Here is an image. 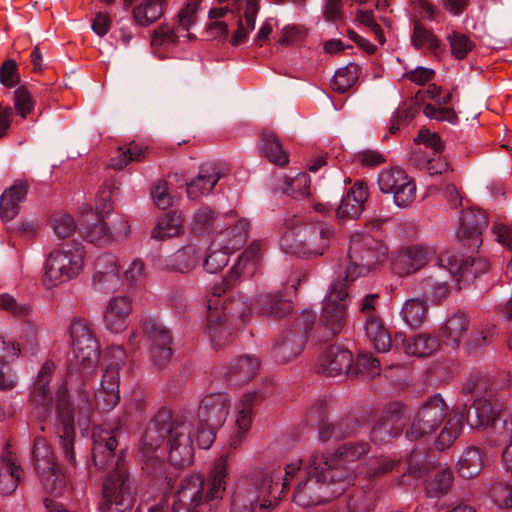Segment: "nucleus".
<instances>
[{"label":"nucleus","instance_id":"57","mask_svg":"<svg viewBox=\"0 0 512 512\" xmlns=\"http://www.w3.org/2000/svg\"><path fill=\"white\" fill-rule=\"evenodd\" d=\"M411 42L416 49L427 48L432 53H436L440 48V41L436 35L419 22L414 24Z\"/></svg>","mask_w":512,"mask_h":512},{"label":"nucleus","instance_id":"5","mask_svg":"<svg viewBox=\"0 0 512 512\" xmlns=\"http://www.w3.org/2000/svg\"><path fill=\"white\" fill-rule=\"evenodd\" d=\"M349 265L345 271V283L375 271L388 258V248L380 240L367 233H355L350 238Z\"/></svg>","mask_w":512,"mask_h":512},{"label":"nucleus","instance_id":"14","mask_svg":"<svg viewBox=\"0 0 512 512\" xmlns=\"http://www.w3.org/2000/svg\"><path fill=\"white\" fill-rule=\"evenodd\" d=\"M377 183L382 193L393 194L394 203L399 208L409 207L416 198V184L401 168L382 170Z\"/></svg>","mask_w":512,"mask_h":512},{"label":"nucleus","instance_id":"41","mask_svg":"<svg viewBox=\"0 0 512 512\" xmlns=\"http://www.w3.org/2000/svg\"><path fill=\"white\" fill-rule=\"evenodd\" d=\"M259 368L260 361L256 356H240L228 368L229 380L235 385L244 384L257 375Z\"/></svg>","mask_w":512,"mask_h":512},{"label":"nucleus","instance_id":"47","mask_svg":"<svg viewBox=\"0 0 512 512\" xmlns=\"http://www.w3.org/2000/svg\"><path fill=\"white\" fill-rule=\"evenodd\" d=\"M183 230V219L181 213L174 211L162 217L152 230V238L165 240L178 236Z\"/></svg>","mask_w":512,"mask_h":512},{"label":"nucleus","instance_id":"1","mask_svg":"<svg viewBox=\"0 0 512 512\" xmlns=\"http://www.w3.org/2000/svg\"><path fill=\"white\" fill-rule=\"evenodd\" d=\"M446 417L447 421L437 437L435 445L438 450L449 448L462 430L465 406H455L448 413V405L439 394L429 397L419 408L412 419L410 428L406 431V438L415 441L434 433Z\"/></svg>","mask_w":512,"mask_h":512},{"label":"nucleus","instance_id":"49","mask_svg":"<svg viewBox=\"0 0 512 512\" xmlns=\"http://www.w3.org/2000/svg\"><path fill=\"white\" fill-rule=\"evenodd\" d=\"M109 353H111L117 361L106 365V368L102 375L100 388L108 389V390H112V388H113V390H119L120 362H122L124 360L125 352L121 346H117V347H111L109 350Z\"/></svg>","mask_w":512,"mask_h":512},{"label":"nucleus","instance_id":"39","mask_svg":"<svg viewBox=\"0 0 512 512\" xmlns=\"http://www.w3.org/2000/svg\"><path fill=\"white\" fill-rule=\"evenodd\" d=\"M259 150L263 157L274 165L284 167L289 163V155L283 149L280 138L277 134L264 129L260 134Z\"/></svg>","mask_w":512,"mask_h":512},{"label":"nucleus","instance_id":"10","mask_svg":"<svg viewBox=\"0 0 512 512\" xmlns=\"http://www.w3.org/2000/svg\"><path fill=\"white\" fill-rule=\"evenodd\" d=\"M368 442H346L338 446L334 452L325 456L313 454V463H321L328 473L333 477L339 472H346L345 489L353 484L355 479V470L352 464L366 456L370 452Z\"/></svg>","mask_w":512,"mask_h":512},{"label":"nucleus","instance_id":"59","mask_svg":"<svg viewBox=\"0 0 512 512\" xmlns=\"http://www.w3.org/2000/svg\"><path fill=\"white\" fill-rule=\"evenodd\" d=\"M193 430L192 421L183 417L174 418L167 430L168 443H184L183 439L185 437L190 444H193Z\"/></svg>","mask_w":512,"mask_h":512},{"label":"nucleus","instance_id":"64","mask_svg":"<svg viewBox=\"0 0 512 512\" xmlns=\"http://www.w3.org/2000/svg\"><path fill=\"white\" fill-rule=\"evenodd\" d=\"M374 506L370 493L363 489H355L348 498L347 512H371Z\"/></svg>","mask_w":512,"mask_h":512},{"label":"nucleus","instance_id":"34","mask_svg":"<svg viewBox=\"0 0 512 512\" xmlns=\"http://www.w3.org/2000/svg\"><path fill=\"white\" fill-rule=\"evenodd\" d=\"M249 223L245 219L238 220L233 226L220 231L213 240V246L223 248L230 253L241 249L248 238Z\"/></svg>","mask_w":512,"mask_h":512},{"label":"nucleus","instance_id":"18","mask_svg":"<svg viewBox=\"0 0 512 512\" xmlns=\"http://www.w3.org/2000/svg\"><path fill=\"white\" fill-rule=\"evenodd\" d=\"M142 328L151 344V358L155 365L164 366L172 357V337L170 331L156 319H142Z\"/></svg>","mask_w":512,"mask_h":512},{"label":"nucleus","instance_id":"62","mask_svg":"<svg viewBox=\"0 0 512 512\" xmlns=\"http://www.w3.org/2000/svg\"><path fill=\"white\" fill-rule=\"evenodd\" d=\"M370 467L367 470L369 479H377L392 472L400 463V459L382 455L370 460Z\"/></svg>","mask_w":512,"mask_h":512},{"label":"nucleus","instance_id":"7","mask_svg":"<svg viewBox=\"0 0 512 512\" xmlns=\"http://www.w3.org/2000/svg\"><path fill=\"white\" fill-rule=\"evenodd\" d=\"M85 250L80 244L63 245L53 250L46 259L42 284L52 289L76 279L84 269Z\"/></svg>","mask_w":512,"mask_h":512},{"label":"nucleus","instance_id":"52","mask_svg":"<svg viewBox=\"0 0 512 512\" xmlns=\"http://www.w3.org/2000/svg\"><path fill=\"white\" fill-rule=\"evenodd\" d=\"M359 71V66L355 63H349L337 70L331 79V88L337 93H346L357 82Z\"/></svg>","mask_w":512,"mask_h":512},{"label":"nucleus","instance_id":"40","mask_svg":"<svg viewBox=\"0 0 512 512\" xmlns=\"http://www.w3.org/2000/svg\"><path fill=\"white\" fill-rule=\"evenodd\" d=\"M470 327V320L463 312L450 315L440 328V336L447 345L458 347Z\"/></svg>","mask_w":512,"mask_h":512},{"label":"nucleus","instance_id":"2","mask_svg":"<svg viewBox=\"0 0 512 512\" xmlns=\"http://www.w3.org/2000/svg\"><path fill=\"white\" fill-rule=\"evenodd\" d=\"M227 467V456L221 455L215 459L206 484L200 475L182 479L171 512H217L214 501L225 491Z\"/></svg>","mask_w":512,"mask_h":512},{"label":"nucleus","instance_id":"54","mask_svg":"<svg viewBox=\"0 0 512 512\" xmlns=\"http://www.w3.org/2000/svg\"><path fill=\"white\" fill-rule=\"evenodd\" d=\"M495 336L496 326L489 321H483L473 329L466 346L470 351L486 347L493 341Z\"/></svg>","mask_w":512,"mask_h":512},{"label":"nucleus","instance_id":"51","mask_svg":"<svg viewBox=\"0 0 512 512\" xmlns=\"http://www.w3.org/2000/svg\"><path fill=\"white\" fill-rule=\"evenodd\" d=\"M147 148L135 142L118 148L117 154L110 159V167L121 170L131 162H139L145 157Z\"/></svg>","mask_w":512,"mask_h":512},{"label":"nucleus","instance_id":"26","mask_svg":"<svg viewBox=\"0 0 512 512\" xmlns=\"http://www.w3.org/2000/svg\"><path fill=\"white\" fill-rule=\"evenodd\" d=\"M353 355L344 348L329 346L318 360V371L321 374L336 377L342 374H352Z\"/></svg>","mask_w":512,"mask_h":512},{"label":"nucleus","instance_id":"6","mask_svg":"<svg viewBox=\"0 0 512 512\" xmlns=\"http://www.w3.org/2000/svg\"><path fill=\"white\" fill-rule=\"evenodd\" d=\"M277 491L278 482L271 471H255L238 482L230 512H253L260 500V508L266 509L278 498Z\"/></svg>","mask_w":512,"mask_h":512},{"label":"nucleus","instance_id":"19","mask_svg":"<svg viewBox=\"0 0 512 512\" xmlns=\"http://www.w3.org/2000/svg\"><path fill=\"white\" fill-rule=\"evenodd\" d=\"M92 287L100 292L116 290L120 285V264L112 253H103L96 257L91 277Z\"/></svg>","mask_w":512,"mask_h":512},{"label":"nucleus","instance_id":"17","mask_svg":"<svg viewBox=\"0 0 512 512\" xmlns=\"http://www.w3.org/2000/svg\"><path fill=\"white\" fill-rule=\"evenodd\" d=\"M218 297L219 296H213L211 293V298L208 299L209 312L206 325V333L215 350L221 349L233 342L236 334V327L233 321L222 314L216 307V298Z\"/></svg>","mask_w":512,"mask_h":512},{"label":"nucleus","instance_id":"44","mask_svg":"<svg viewBox=\"0 0 512 512\" xmlns=\"http://www.w3.org/2000/svg\"><path fill=\"white\" fill-rule=\"evenodd\" d=\"M364 329L367 338L378 352L389 351L392 343L391 336L379 316L376 314L367 316Z\"/></svg>","mask_w":512,"mask_h":512},{"label":"nucleus","instance_id":"48","mask_svg":"<svg viewBox=\"0 0 512 512\" xmlns=\"http://www.w3.org/2000/svg\"><path fill=\"white\" fill-rule=\"evenodd\" d=\"M427 303L420 298L408 299L400 311L403 321L411 328H418L426 319Z\"/></svg>","mask_w":512,"mask_h":512},{"label":"nucleus","instance_id":"58","mask_svg":"<svg viewBox=\"0 0 512 512\" xmlns=\"http://www.w3.org/2000/svg\"><path fill=\"white\" fill-rule=\"evenodd\" d=\"M163 437V433L156 429V425L147 428L145 431L142 437L140 453L143 455V457L147 458V463H160V460L154 456V453L162 444Z\"/></svg>","mask_w":512,"mask_h":512},{"label":"nucleus","instance_id":"56","mask_svg":"<svg viewBox=\"0 0 512 512\" xmlns=\"http://www.w3.org/2000/svg\"><path fill=\"white\" fill-rule=\"evenodd\" d=\"M184 443H168L169 461L173 466L185 467L192 463L194 457V447L188 439L184 437Z\"/></svg>","mask_w":512,"mask_h":512},{"label":"nucleus","instance_id":"23","mask_svg":"<svg viewBox=\"0 0 512 512\" xmlns=\"http://www.w3.org/2000/svg\"><path fill=\"white\" fill-rule=\"evenodd\" d=\"M55 364L51 360H47L39 370L33 383L31 391L32 404L42 411L37 416L43 420L52 409V396L50 392V382L55 371Z\"/></svg>","mask_w":512,"mask_h":512},{"label":"nucleus","instance_id":"13","mask_svg":"<svg viewBox=\"0 0 512 512\" xmlns=\"http://www.w3.org/2000/svg\"><path fill=\"white\" fill-rule=\"evenodd\" d=\"M57 401V423L55 434L60 439V445L65 455V461L75 464V428L74 412L69 402V392L65 384H62L56 393Z\"/></svg>","mask_w":512,"mask_h":512},{"label":"nucleus","instance_id":"35","mask_svg":"<svg viewBox=\"0 0 512 512\" xmlns=\"http://www.w3.org/2000/svg\"><path fill=\"white\" fill-rule=\"evenodd\" d=\"M304 337L295 335L285 330L277 339L273 349L272 357L280 364H285L295 359L304 348Z\"/></svg>","mask_w":512,"mask_h":512},{"label":"nucleus","instance_id":"45","mask_svg":"<svg viewBox=\"0 0 512 512\" xmlns=\"http://www.w3.org/2000/svg\"><path fill=\"white\" fill-rule=\"evenodd\" d=\"M166 0H143L132 9L134 22L142 27L156 23L164 14Z\"/></svg>","mask_w":512,"mask_h":512},{"label":"nucleus","instance_id":"20","mask_svg":"<svg viewBox=\"0 0 512 512\" xmlns=\"http://www.w3.org/2000/svg\"><path fill=\"white\" fill-rule=\"evenodd\" d=\"M119 432V426L109 428L106 425H100L93 429L92 458L94 465L99 469H106L113 461Z\"/></svg>","mask_w":512,"mask_h":512},{"label":"nucleus","instance_id":"11","mask_svg":"<svg viewBox=\"0 0 512 512\" xmlns=\"http://www.w3.org/2000/svg\"><path fill=\"white\" fill-rule=\"evenodd\" d=\"M348 285L345 281H334L324 299L320 327L324 329L325 340L338 335L346 324V298Z\"/></svg>","mask_w":512,"mask_h":512},{"label":"nucleus","instance_id":"9","mask_svg":"<svg viewBox=\"0 0 512 512\" xmlns=\"http://www.w3.org/2000/svg\"><path fill=\"white\" fill-rule=\"evenodd\" d=\"M135 503V491L122 460H117L116 469L103 481L99 512H128Z\"/></svg>","mask_w":512,"mask_h":512},{"label":"nucleus","instance_id":"12","mask_svg":"<svg viewBox=\"0 0 512 512\" xmlns=\"http://www.w3.org/2000/svg\"><path fill=\"white\" fill-rule=\"evenodd\" d=\"M70 337L80 373L90 374L96 368L101 354L93 330L85 320L75 319L70 325Z\"/></svg>","mask_w":512,"mask_h":512},{"label":"nucleus","instance_id":"29","mask_svg":"<svg viewBox=\"0 0 512 512\" xmlns=\"http://www.w3.org/2000/svg\"><path fill=\"white\" fill-rule=\"evenodd\" d=\"M368 186L363 181H357L342 197L341 202L336 209V215L339 219H356L364 210V204L368 199Z\"/></svg>","mask_w":512,"mask_h":512},{"label":"nucleus","instance_id":"53","mask_svg":"<svg viewBox=\"0 0 512 512\" xmlns=\"http://www.w3.org/2000/svg\"><path fill=\"white\" fill-rule=\"evenodd\" d=\"M253 310L254 303L249 301L244 295L238 293L226 300L222 309L219 311L233 321L234 319H244Z\"/></svg>","mask_w":512,"mask_h":512},{"label":"nucleus","instance_id":"42","mask_svg":"<svg viewBox=\"0 0 512 512\" xmlns=\"http://www.w3.org/2000/svg\"><path fill=\"white\" fill-rule=\"evenodd\" d=\"M220 179V174L212 166H202L199 174L187 183V195L190 199H199L210 193Z\"/></svg>","mask_w":512,"mask_h":512},{"label":"nucleus","instance_id":"55","mask_svg":"<svg viewBox=\"0 0 512 512\" xmlns=\"http://www.w3.org/2000/svg\"><path fill=\"white\" fill-rule=\"evenodd\" d=\"M452 482L453 473L450 469L437 471L434 477L426 483V495L431 498L441 497L450 490Z\"/></svg>","mask_w":512,"mask_h":512},{"label":"nucleus","instance_id":"61","mask_svg":"<svg viewBox=\"0 0 512 512\" xmlns=\"http://www.w3.org/2000/svg\"><path fill=\"white\" fill-rule=\"evenodd\" d=\"M0 309L10 313L14 317L27 320L32 314V307L26 302H18L12 295L3 293L0 295Z\"/></svg>","mask_w":512,"mask_h":512},{"label":"nucleus","instance_id":"63","mask_svg":"<svg viewBox=\"0 0 512 512\" xmlns=\"http://www.w3.org/2000/svg\"><path fill=\"white\" fill-rule=\"evenodd\" d=\"M84 235L87 241L98 246L108 245L113 241L111 229L102 218L84 232Z\"/></svg>","mask_w":512,"mask_h":512},{"label":"nucleus","instance_id":"3","mask_svg":"<svg viewBox=\"0 0 512 512\" xmlns=\"http://www.w3.org/2000/svg\"><path fill=\"white\" fill-rule=\"evenodd\" d=\"M286 230L280 246L286 253L299 257H317L329 247L333 230L319 222H305L292 216L285 221Z\"/></svg>","mask_w":512,"mask_h":512},{"label":"nucleus","instance_id":"22","mask_svg":"<svg viewBox=\"0 0 512 512\" xmlns=\"http://www.w3.org/2000/svg\"><path fill=\"white\" fill-rule=\"evenodd\" d=\"M260 255L261 243L259 241H253L240 255L238 261L231 267L221 282L212 287L213 296H221L227 290L236 286L240 282L241 275L243 274L246 266L249 264L255 266Z\"/></svg>","mask_w":512,"mask_h":512},{"label":"nucleus","instance_id":"43","mask_svg":"<svg viewBox=\"0 0 512 512\" xmlns=\"http://www.w3.org/2000/svg\"><path fill=\"white\" fill-rule=\"evenodd\" d=\"M258 5L255 0H247L243 16L237 19V29L231 35L230 44L237 47L245 43L250 32L255 29L256 17L258 13Z\"/></svg>","mask_w":512,"mask_h":512},{"label":"nucleus","instance_id":"36","mask_svg":"<svg viewBox=\"0 0 512 512\" xmlns=\"http://www.w3.org/2000/svg\"><path fill=\"white\" fill-rule=\"evenodd\" d=\"M399 338L402 341L404 352L409 356L418 358L428 357L440 347L438 338L426 333H420L411 337L399 334L395 337L396 343Z\"/></svg>","mask_w":512,"mask_h":512},{"label":"nucleus","instance_id":"21","mask_svg":"<svg viewBox=\"0 0 512 512\" xmlns=\"http://www.w3.org/2000/svg\"><path fill=\"white\" fill-rule=\"evenodd\" d=\"M488 226V216L484 210L467 208L462 211L458 238L469 248H478L481 243V235Z\"/></svg>","mask_w":512,"mask_h":512},{"label":"nucleus","instance_id":"38","mask_svg":"<svg viewBox=\"0 0 512 512\" xmlns=\"http://www.w3.org/2000/svg\"><path fill=\"white\" fill-rule=\"evenodd\" d=\"M27 191V184L21 181L4 190L0 197V217L3 221H10L18 215L19 204L25 200Z\"/></svg>","mask_w":512,"mask_h":512},{"label":"nucleus","instance_id":"50","mask_svg":"<svg viewBox=\"0 0 512 512\" xmlns=\"http://www.w3.org/2000/svg\"><path fill=\"white\" fill-rule=\"evenodd\" d=\"M457 467L460 476L465 479L478 475L483 468V459L479 449L468 447L459 458Z\"/></svg>","mask_w":512,"mask_h":512},{"label":"nucleus","instance_id":"60","mask_svg":"<svg viewBox=\"0 0 512 512\" xmlns=\"http://www.w3.org/2000/svg\"><path fill=\"white\" fill-rule=\"evenodd\" d=\"M452 56L457 60L465 59L475 48V43L464 33L453 31L447 36Z\"/></svg>","mask_w":512,"mask_h":512},{"label":"nucleus","instance_id":"28","mask_svg":"<svg viewBox=\"0 0 512 512\" xmlns=\"http://www.w3.org/2000/svg\"><path fill=\"white\" fill-rule=\"evenodd\" d=\"M257 397L258 393L255 391L245 393L236 405V431L229 440V446L233 449L238 448L242 444L246 433L251 428L254 416L253 407Z\"/></svg>","mask_w":512,"mask_h":512},{"label":"nucleus","instance_id":"27","mask_svg":"<svg viewBox=\"0 0 512 512\" xmlns=\"http://www.w3.org/2000/svg\"><path fill=\"white\" fill-rule=\"evenodd\" d=\"M229 399L226 394L216 393L206 396L198 409V420L211 427H221L229 413Z\"/></svg>","mask_w":512,"mask_h":512},{"label":"nucleus","instance_id":"16","mask_svg":"<svg viewBox=\"0 0 512 512\" xmlns=\"http://www.w3.org/2000/svg\"><path fill=\"white\" fill-rule=\"evenodd\" d=\"M407 407L399 402L389 403L371 430V440L376 444L386 443L400 435L404 428Z\"/></svg>","mask_w":512,"mask_h":512},{"label":"nucleus","instance_id":"8","mask_svg":"<svg viewBox=\"0 0 512 512\" xmlns=\"http://www.w3.org/2000/svg\"><path fill=\"white\" fill-rule=\"evenodd\" d=\"M59 446L61 445L59 444ZM60 449L63 451L62 447ZM62 453L64 468L57 465L47 439L41 436L35 438L32 450L35 468L40 475L45 491L55 496L60 495L67 485L69 468L76 467V463L72 465L65 461L64 452Z\"/></svg>","mask_w":512,"mask_h":512},{"label":"nucleus","instance_id":"30","mask_svg":"<svg viewBox=\"0 0 512 512\" xmlns=\"http://www.w3.org/2000/svg\"><path fill=\"white\" fill-rule=\"evenodd\" d=\"M293 302L284 298L282 292L261 293L254 301V311L258 315L282 319L293 311Z\"/></svg>","mask_w":512,"mask_h":512},{"label":"nucleus","instance_id":"33","mask_svg":"<svg viewBox=\"0 0 512 512\" xmlns=\"http://www.w3.org/2000/svg\"><path fill=\"white\" fill-rule=\"evenodd\" d=\"M500 409L498 405L491 401L478 398L470 406L469 410L465 409V417L468 425L472 429L486 428L492 425L499 417Z\"/></svg>","mask_w":512,"mask_h":512},{"label":"nucleus","instance_id":"46","mask_svg":"<svg viewBox=\"0 0 512 512\" xmlns=\"http://www.w3.org/2000/svg\"><path fill=\"white\" fill-rule=\"evenodd\" d=\"M319 438L326 442L330 439H343L350 436L355 431V423L352 418H343L336 423L323 421L318 425Z\"/></svg>","mask_w":512,"mask_h":512},{"label":"nucleus","instance_id":"25","mask_svg":"<svg viewBox=\"0 0 512 512\" xmlns=\"http://www.w3.org/2000/svg\"><path fill=\"white\" fill-rule=\"evenodd\" d=\"M133 302L129 296L117 295L112 297L103 314L104 326L112 333H121L129 323Z\"/></svg>","mask_w":512,"mask_h":512},{"label":"nucleus","instance_id":"4","mask_svg":"<svg viewBox=\"0 0 512 512\" xmlns=\"http://www.w3.org/2000/svg\"><path fill=\"white\" fill-rule=\"evenodd\" d=\"M321 463H313V455L306 467L307 477L298 483L293 493L296 505L307 508L329 501L345 492L346 472L334 477Z\"/></svg>","mask_w":512,"mask_h":512},{"label":"nucleus","instance_id":"15","mask_svg":"<svg viewBox=\"0 0 512 512\" xmlns=\"http://www.w3.org/2000/svg\"><path fill=\"white\" fill-rule=\"evenodd\" d=\"M439 261L442 265H445L451 270L457 285H459L461 281L470 282L474 280L479 275L486 273L490 267L486 258L480 256L464 257L451 252L441 253ZM458 289H461V287L458 286Z\"/></svg>","mask_w":512,"mask_h":512},{"label":"nucleus","instance_id":"37","mask_svg":"<svg viewBox=\"0 0 512 512\" xmlns=\"http://www.w3.org/2000/svg\"><path fill=\"white\" fill-rule=\"evenodd\" d=\"M198 258L199 255L196 247L188 245L162 259L159 262V266L162 271L187 273L196 267Z\"/></svg>","mask_w":512,"mask_h":512},{"label":"nucleus","instance_id":"24","mask_svg":"<svg viewBox=\"0 0 512 512\" xmlns=\"http://www.w3.org/2000/svg\"><path fill=\"white\" fill-rule=\"evenodd\" d=\"M450 281L455 282L454 274L438 260L437 267L421 282V285L432 304H441L450 295Z\"/></svg>","mask_w":512,"mask_h":512},{"label":"nucleus","instance_id":"32","mask_svg":"<svg viewBox=\"0 0 512 512\" xmlns=\"http://www.w3.org/2000/svg\"><path fill=\"white\" fill-rule=\"evenodd\" d=\"M434 251L424 245H413L402 249L395 261V269L401 275H408L417 272L424 267Z\"/></svg>","mask_w":512,"mask_h":512},{"label":"nucleus","instance_id":"31","mask_svg":"<svg viewBox=\"0 0 512 512\" xmlns=\"http://www.w3.org/2000/svg\"><path fill=\"white\" fill-rule=\"evenodd\" d=\"M23 476L24 471L18 464L15 453L7 445L0 457V494L13 493Z\"/></svg>","mask_w":512,"mask_h":512}]
</instances>
